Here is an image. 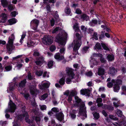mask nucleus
Here are the masks:
<instances>
[{"instance_id": "obj_1", "label": "nucleus", "mask_w": 126, "mask_h": 126, "mask_svg": "<svg viewBox=\"0 0 126 126\" xmlns=\"http://www.w3.org/2000/svg\"><path fill=\"white\" fill-rule=\"evenodd\" d=\"M66 71V74L63 72L60 74V76L62 77L60 79H73L76 78L75 75L73 72L74 70L72 68H67Z\"/></svg>"}, {"instance_id": "obj_2", "label": "nucleus", "mask_w": 126, "mask_h": 126, "mask_svg": "<svg viewBox=\"0 0 126 126\" xmlns=\"http://www.w3.org/2000/svg\"><path fill=\"white\" fill-rule=\"evenodd\" d=\"M62 34L59 33L55 39L56 41L58 42L59 46L65 45V43L63 40V38L65 39L67 37V34L63 32Z\"/></svg>"}, {"instance_id": "obj_3", "label": "nucleus", "mask_w": 126, "mask_h": 126, "mask_svg": "<svg viewBox=\"0 0 126 126\" xmlns=\"http://www.w3.org/2000/svg\"><path fill=\"white\" fill-rule=\"evenodd\" d=\"M9 109H7L5 111V113H6L5 116L6 118H9L10 117V115L7 113L9 112L11 113H13L15 111V110L16 109V106L15 103H13L11 100H10L9 104Z\"/></svg>"}, {"instance_id": "obj_4", "label": "nucleus", "mask_w": 126, "mask_h": 126, "mask_svg": "<svg viewBox=\"0 0 126 126\" xmlns=\"http://www.w3.org/2000/svg\"><path fill=\"white\" fill-rule=\"evenodd\" d=\"M76 36L77 37V40L73 42V43H74V44L73 49L75 51L78 49L81 45V36L79 33H77L76 34Z\"/></svg>"}, {"instance_id": "obj_5", "label": "nucleus", "mask_w": 126, "mask_h": 126, "mask_svg": "<svg viewBox=\"0 0 126 126\" xmlns=\"http://www.w3.org/2000/svg\"><path fill=\"white\" fill-rule=\"evenodd\" d=\"M42 43L45 45H49L53 42L52 37L49 35H45L42 38Z\"/></svg>"}, {"instance_id": "obj_6", "label": "nucleus", "mask_w": 126, "mask_h": 126, "mask_svg": "<svg viewBox=\"0 0 126 126\" xmlns=\"http://www.w3.org/2000/svg\"><path fill=\"white\" fill-rule=\"evenodd\" d=\"M80 105L79 106L80 108L79 110V114L82 115L86 117L87 115L86 114V107H85V105L83 102H82L80 103Z\"/></svg>"}, {"instance_id": "obj_7", "label": "nucleus", "mask_w": 126, "mask_h": 126, "mask_svg": "<svg viewBox=\"0 0 126 126\" xmlns=\"http://www.w3.org/2000/svg\"><path fill=\"white\" fill-rule=\"evenodd\" d=\"M105 73V70L102 67H100L99 68L98 70V74L99 75L101 76V78L102 79H110V77L108 78L107 76H108V75L104 74Z\"/></svg>"}, {"instance_id": "obj_8", "label": "nucleus", "mask_w": 126, "mask_h": 126, "mask_svg": "<svg viewBox=\"0 0 126 126\" xmlns=\"http://www.w3.org/2000/svg\"><path fill=\"white\" fill-rule=\"evenodd\" d=\"M39 22L37 19L33 20L31 22L30 25L31 28L34 30H36Z\"/></svg>"}, {"instance_id": "obj_9", "label": "nucleus", "mask_w": 126, "mask_h": 126, "mask_svg": "<svg viewBox=\"0 0 126 126\" xmlns=\"http://www.w3.org/2000/svg\"><path fill=\"white\" fill-rule=\"evenodd\" d=\"M36 60L35 61V62L37 65L41 66L45 62L44 58L42 56L36 58Z\"/></svg>"}, {"instance_id": "obj_10", "label": "nucleus", "mask_w": 126, "mask_h": 126, "mask_svg": "<svg viewBox=\"0 0 126 126\" xmlns=\"http://www.w3.org/2000/svg\"><path fill=\"white\" fill-rule=\"evenodd\" d=\"M13 43L8 42L6 45V48L7 50L9 52V54H10L12 50L14 49V47L13 45Z\"/></svg>"}, {"instance_id": "obj_11", "label": "nucleus", "mask_w": 126, "mask_h": 126, "mask_svg": "<svg viewBox=\"0 0 126 126\" xmlns=\"http://www.w3.org/2000/svg\"><path fill=\"white\" fill-rule=\"evenodd\" d=\"M55 116L57 119L60 122L63 119L64 115L62 112L57 113L55 115Z\"/></svg>"}, {"instance_id": "obj_12", "label": "nucleus", "mask_w": 126, "mask_h": 126, "mask_svg": "<svg viewBox=\"0 0 126 126\" xmlns=\"http://www.w3.org/2000/svg\"><path fill=\"white\" fill-rule=\"evenodd\" d=\"M54 57L55 59L58 61L62 60L64 58L63 56L62 55H61L59 53H56L54 56Z\"/></svg>"}, {"instance_id": "obj_13", "label": "nucleus", "mask_w": 126, "mask_h": 126, "mask_svg": "<svg viewBox=\"0 0 126 126\" xmlns=\"http://www.w3.org/2000/svg\"><path fill=\"white\" fill-rule=\"evenodd\" d=\"M29 89L30 93L32 95H34L36 89V85H31L30 86Z\"/></svg>"}, {"instance_id": "obj_14", "label": "nucleus", "mask_w": 126, "mask_h": 126, "mask_svg": "<svg viewBox=\"0 0 126 126\" xmlns=\"http://www.w3.org/2000/svg\"><path fill=\"white\" fill-rule=\"evenodd\" d=\"M117 72V71L113 67H110L108 71V73L110 74L111 76H113Z\"/></svg>"}, {"instance_id": "obj_15", "label": "nucleus", "mask_w": 126, "mask_h": 126, "mask_svg": "<svg viewBox=\"0 0 126 126\" xmlns=\"http://www.w3.org/2000/svg\"><path fill=\"white\" fill-rule=\"evenodd\" d=\"M90 90L88 89H82L80 90V93L81 94L83 95L86 94L88 96L90 95Z\"/></svg>"}, {"instance_id": "obj_16", "label": "nucleus", "mask_w": 126, "mask_h": 126, "mask_svg": "<svg viewBox=\"0 0 126 126\" xmlns=\"http://www.w3.org/2000/svg\"><path fill=\"white\" fill-rule=\"evenodd\" d=\"M50 85V83L48 82L47 83H45L40 86L39 88L40 89L42 90H44L45 88H48Z\"/></svg>"}, {"instance_id": "obj_17", "label": "nucleus", "mask_w": 126, "mask_h": 126, "mask_svg": "<svg viewBox=\"0 0 126 126\" xmlns=\"http://www.w3.org/2000/svg\"><path fill=\"white\" fill-rule=\"evenodd\" d=\"M93 55L94 57H97L98 56H99L100 57H101L100 59V60L101 63H106V61L104 58L102 57V55L101 54H97L95 53H94L93 54Z\"/></svg>"}, {"instance_id": "obj_18", "label": "nucleus", "mask_w": 126, "mask_h": 126, "mask_svg": "<svg viewBox=\"0 0 126 126\" xmlns=\"http://www.w3.org/2000/svg\"><path fill=\"white\" fill-rule=\"evenodd\" d=\"M106 59L109 62H111L114 59V56L113 54H107Z\"/></svg>"}, {"instance_id": "obj_19", "label": "nucleus", "mask_w": 126, "mask_h": 126, "mask_svg": "<svg viewBox=\"0 0 126 126\" xmlns=\"http://www.w3.org/2000/svg\"><path fill=\"white\" fill-rule=\"evenodd\" d=\"M26 115L25 117V121L29 124H31L32 123V121L30 120L29 118V115L27 113V112L25 113Z\"/></svg>"}, {"instance_id": "obj_20", "label": "nucleus", "mask_w": 126, "mask_h": 126, "mask_svg": "<svg viewBox=\"0 0 126 126\" xmlns=\"http://www.w3.org/2000/svg\"><path fill=\"white\" fill-rule=\"evenodd\" d=\"M75 99L76 100V103L74 104L75 106H77V107H79L80 106V105L79 103H80L82 102H81V100L77 96H75Z\"/></svg>"}, {"instance_id": "obj_21", "label": "nucleus", "mask_w": 126, "mask_h": 126, "mask_svg": "<svg viewBox=\"0 0 126 126\" xmlns=\"http://www.w3.org/2000/svg\"><path fill=\"white\" fill-rule=\"evenodd\" d=\"M80 18L83 20L86 21H87L89 19V17L85 14H83L81 15Z\"/></svg>"}, {"instance_id": "obj_22", "label": "nucleus", "mask_w": 126, "mask_h": 126, "mask_svg": "<svg viewBox=\"0 0 126 126\" xmlns=\"http://www.w3.org/2000/svg\"><path fill=\"white\" fill-rule=\"evenodd\" d=\"M102 101V100L101 98H97L96 100V102L98 103L97 106L100 107L103 105V104L102 103H100Z\"/></svg>"}, {"instance_id": "obj_23", "label": "nucleus", "mask_w": 126, "mask_h": 126, "mask_svg": "<svg viewBox=\"0 0 126 126\" xmlns=\"http://www.w3.org/2000/svg\"><path fill=\"white\" fill-rule=\"evenodd\" d=\"M98 21L96 19H93L89 23V24L91 26H94L97 24Z\"/></svg>"}, {"instance_id": "obj_24", "label": "nucleus", "mask_w": 126, "mask_h": 126, "mask_svg": "<svg viewBox=\"0 0 126 126\" xmlns=\"http://www.w3.org/2000/svg\"><path fill=\"white\" fill-rule=\"evenodd\" d=\"M14 39V35L13 34H12L11 35V36L9 37L8 42L9 43H13V41Z\"/></svg>"}, {"instance_id": "obj_25", "label": "nucleus", "mask_w": 126, "mask_h": 126, "mask_svg": "<svg viewBox=\"0 0 126 126\" xmlns=\"http://www.w3.org/2000/svg\"><path fill=\"white\" fill-rule=\"evenodd\" d=\"M93 60H91L90 61V64H91V68H93V66L94 65H97L98 64V62L96 60H94V62H93Z\"/></svg>"}, {"instance_id": "obj_26", "label": "nucleus", "mask_w": 126, "mask_h": 126, "mask_svg": "<svg viewBox=\"0 0 126 126\" xmlns=\"http://www.w3.org/2000/svg\"><path fill=\"white\" fill-rule=\"evenodd\" d=\"M17 20L15 18H13L9 20L8 21L10 25L15 23L17 22Z\"/></svg>"}, {"instance_id": "obj_27", "label": "nucleus", "mask_w": 126, "mask_h": 126, "mask_svg": "<svg viewBox=\"0 0 126 126\" xmlns=\"http://www.w3.org/2000/svg\"><path fill=\"white\" fill-rule=\"evenodd\" d=\"M116 114L119 117H122L123 116H124L123 115L122 111L118 109L116 110Z\"/></svg>"}, {"instance_id": "obj_28", "label": "nucleus", "mask_w": 126, "mask_h": 126, "mask_svg": "<svg viewBox=\"0 0 126 126\" xmlns=\"http://www.w3.org/2000/svg\"><path fill=\"white\" fill-rule=\"evenodd\" d=\"M73 29L76 32H78L80 30L79 29L78 24L77 23H75L73 26Z\"/></svg>"}, {"instance_id": "obj_29", "label": "nucleus", "mask_w": 126, "mask_h": 126, "mask_svg": "<svg viewBox=\"0 0 126 126\" xmlns=\"http://www.w3.org/2000/svg\"><path fill=\"white\" fill-rule=\"evenodd\" d=\"M26 79H24L23 80L21 81V82L19 84V86L20 87H22L25 86L26 82Z\"/></svg>"}, {"instance_id": "obj_30", "label": "nucleus", "mask_w": 126, "mask_h": 126, "mask_svg": "<svg viewBox=\"0 0 126 126\" xmlns=\"http://www.w3.org/2000/svg\"><path fill=\"white\" fill-rule=\"evenodd\" d=\"M34 44V42L31 40H29L27 43V46L28 47L32 46Z\"/></svg>"}, {"instance_id": "obj_31", "label": "nucleus", "mask_w": 126, "mask_h": 126, "mask_svg": "<svg viewBox=\"0 0 126 126\" xmlns=\"http://www.w3.org/2000/svg\"><path fill=\"white\" fill-rule=\"evenodd\" d=\"M25 114H23L19 115L18 116L17 119L20 120H22L24 119V117H25Z\"/></svg>"}, {"instance_id": "obj_32", "label": "nucleus", "mask_w": 126, "mask_h": 126, "mask_svg": "<svg viewBox=\"0 0 126 126\" xmlns=\"http://www.w3.org/2000/svg\"><path fill=\"white\" fill-rule=\"evenodd\" d=\"M64 12L67 14L69 15L71 12V10L70 8L67 7H66L64 10Z\"/></svg>"}, {"instance_id": "obj_33", "label": "nucleus", "mask_w": 126, "mask_h": 126, "mask_svg": "<svg viewBox=\"0 0 126 126\" xmlns=\"http://www.w3.org/2000/svg\"><path fill=\"white\" fill-rule=\"evenodd\" d=\"M2 5L3 7H6L8 4V2L6 0H1Z\"/></svg>"}, {"instance_id": "obj_34", "label": "nucleus", "mask_w": 126, "mask_h": 126, "mask_svg": "<svg viewBox=\"0 0 126 126\" xmlns=\"http://www.w3.org/2000/svg\"><path fill=\"white\" fill-rule=\"evenodd\" d=\"M95 47V49H97L98 50L100 49L101 48V45L99 43H97L96 44Z\"/></svg>"}, {"instance_id": "obj_35", "label": "nucleus", "mask_w": 126, "mask_h": 126, "mask_svg": "<svg viewBox=\"0 0 126 126\" xmlns=\"http://www.w3.org/2000/svg\"><path fill=\"white\" fill-rule=\"evenodd\" d=\"M61 28L59 27H57L55 28L52 31V33H55L59 32L61 30Z\"/></svg>"}, {"instance_id": "obj_36", "label": "nucleus", "mask_w": 126, "mask_h": 126, "mask_svg": "<svg viewBox=\"0 0 126 126\" xmlns=\"http://www.w3.org/2000/svg\"><path fill=\"white\" fill-rule=\"evenodd\" d=\"M111 81L112 82H110L108 83L107 86L109 88L112 87L113 85V83H115V81L114 79H113Z\"/></svg>"}, {"instance_id": "obj_37", "label": "nucleus", "mask_w": 126, "mask_h": 126, "mask_svg": "<svg viewBox=\"0 0 126 126\" xmlns=\"http://www.w3.org/2000/svg\"><path fill=\"white\" fill-rule=\"evenodd\" d=\"M26 33L25 32H23V34L21 36V38L20 40V42L22 44V41L24 38L26 36Z\"/></svg>"}, {"instance_id": "obj_38", "label": "nucleus", "mask_w": 126, "mask_h": 126, "mask_svg": "<svg viewBox=\"0 0 126 126\" xmlns=\"http://www.w3.org/2000/svg\"><path fill=\"white\" fill-rule=\"evenodd\" d=\"M101 45H102V47L103 49L107 50H110V49L106 45V44L104 43H101Z\"/></svg>"}, {"instance_id": "obj_39", "label": "nucleus", "mask_w": 126, "mask_h": 126, "mask_svg": "<svg viewBox=\"0 0 126 126\" xmlns=\"http://www.w3.org/2000/svg\"><path fill=\"white\" fill-rule=\"evenodd\" d=\"M23 64L20 63H18L16 65V67L17 69L18 70H20V68L22 67Z\"/></svg>"}, {"instance_id": "obj_40", "label": "nucleus", "mask_w": 126, "mask_h": 126, "mask_svg": "<svg viewBox=\"0 0 126 126\" xmlns=\"http://www.w3.org/2000/svg\"><path fill=\"white\" fill-rule=\"evenodd\" d=\"M114 91L117 92L118 90L119 89L120 87L118 85H117V84H115L114 85Z\"/></svg>"}, {"instance_id": "obj_41", "label": "nucleus", "mask_w": 126, "mask_h": 126, "mask_svg": "<svg viewBox=\"0 0 126 126\" xmlns=\"http://www.w3.org/2000/svg\"><path fill=\"white\" fill-rule=\"evenodd\" d=\"M33 55L34 56H41L38 50L35 51L33 53Z\"/></svg>"}, {"instance_id": "obj_42", "label": "nucleus", "mask_w": 126, "mask_h": 126, "mask_svg": "<svg viewBox=\"0 0 126 126\" xmlns=\"http://www.w3.org/2000/svg\"><path fill=\"white\" fill-rule=\"evenodd\" d=\"M53 61H50L48 62V66L49 68H51L53 66Z\"/></svg>"}, {"instance_id": "obj_43", "label": "nucleus", "mask_w": 126, "mask_h": 126, "mask_svg": "<svg viewBox=\"0 0 126 126\" xmlns=\"http://www.w3.org/2000/svg\"><path fill=\"white\" fill-rule=\"evenodd\" d=\"M89 47L87 46L85 47L82 50V52L83 53H86L88 51Z\"/></svg>"}, {"instance_id": "obj_44", "label": "nucleus", "mask_w": 126, "mask_h": 126, "mask_svg": "<svg viewBox=\"0 0 126 126\" xmlns=\"http://www.w3.org/2000/svg\"><path fill=\"white\" fill-rule=\"evenodd\" d=\"M12 68V65H10L5 67V68L6 71H8L11 70Z\"/></svg>"}, {"instance_id": "obj_45", "label": "nucleus", "mask_w": 126, "mask_h": 126, "mask_svg": "<svg viewBox=\"0 0 126 126\" xmlns=\"http://www.w3.org/2000/svg\"><path fill=\"white\" fill-rule=\"evenodd\" d=\"M43 73V72L42 71H37L36 72V74L37 76H41Z\"/></svg>"}, {"instance_id": "obj_46", "label": "nucleus", "mask_w": 126, "mask_h": 126, "mask_svg": "<svg viewBox=\"0 0 126 126\" xmlns=\"http://www.w3.org/2000/svg\"><path fill=\"white\" fill-rule=\"evenodd\" d=\"M109 117L110 119L114 120H118V118L115 117L114 116L112 115H109Z\"/></svg>"}, {"instance_id": "obj_47", "label": "nucleus", "mask_w": 126, "mask_h": 126, "mask_svg": "<svg viewBox=\"0 0 126 126\" xmlns=\"http://www.w3.org/2000/svg\"><path fill=\"white\" fill-rule=\"evenodd\" d=\"M94 116L96 119H97L99 117V114L96 112H95L94 114Z\"/></svg>"}, {"instance_id": "obj_48", "label": "nucleus", "mask_w": 126, "mask_h": 126, "mask_svg": "<svg viewBox=\"0 0 126 126\" xmlns=\"http://www.w3.org/2000/svg\"><path fill=\"white\" fill-rule=\"evenodd\" d=\"M64 45H63L64 46ZM65 50V48L64 47V46L63 47L61 48L60 50V52L62 54H64V51Z\"/></svg>"}, {"instance_id": "obj_49", "label": "nucleus", "mask_w": 126, "mask_h": 126, "mask_svg": "<svg viewBox=\"0 0 126 126\" xmlns=\"http://www.w3.org/2000/svg\"><path fill=\"white\" fill-rule=\"evenodd\" d=\"M107 109L109 110H114V108L111 106L108 105Z\"/></svg>"}, {"instance_id": "obj_50", "label": "nucleus", "mask_w": 126, "mask_h": 126, "mask_svg": "<svg viewBox=\"0 0 126 126\" xmlns=\"http://www.w3.org/2000/svg\"><path fill=\"white\" fill-rule=\"evenodd\" d=\"M81 29L83 32H87V28L86 27H85L84 26H82L81 27Z\"/></svg>"}, {"instance_id": "obj_51", "label": "nucleus", "mask_w": 126, "mask_h": 126, "mask_svg": "<svg viewBox=\"0 0 126 126\" xmlns=\"http://www.w3.org/2000/svg\"><path fill=\"white\" fill-rule=\"evenodd\" d=\"M51 110L52 111L56 112H58L59 111L58 109L56 108H53L51 109Z\"/></svg>"}, {"instance_id": "obj_52", "label": "nucleus", "mask_w": 126, "mask_h": 126, "mask_svg": "<svg viewBox=\"0 0 126 126\" xmlns=\"http://www.w3.org/2000/svg\"><path fill=\"white\" fill-rule=\"evenodd\" d=\"M64 79H60L59 81V82L61 85H63L64 83Z\"/></svg>"}, {"instance_id": "obj_53", "label": "nucleus", "mask_w": 126, "mask_h": 126, "mask_svg": "<svg viewBox=\"0 0 126 126\" xmlns=\"http://www.w3.org/2000/svg\"><path fill=\"white\" fill-rule=\"evenodd\" d=\"M117 85H120L122 83V81L120 79H117L116 81Z\"/></svg>"}, {"instance_id": "obj_54", "label": "nucleus", "mask_w": 126, "mask_h": 126, "mask_svg": "<svg viewBox=\"0 0 126 126\" xmlns=\"http://www.w3.org/2000/svg\"><path fill=\"white\" fill-rule=\"evenodd\" d=\"M8 9L11 11L14 9V6L12 5H10L8 6Z\"/></svg>"}, {"instance_id": "obj_55", "label": "nucleus", "mask_w": 126, "mask_h": 126, "mask_svg": "<svg viewBox=\"0 0 126 126\" xmlns=\"http://www.w3.org/2000/svg\"><path fill=\"white\" fill-rule=\"evenodd\" d=\"M93 73L91 71H89L86 74V75L87 76H90L92 75Z\"/></svg>"}, {"instance_id": "obj_56", "label": "nucleus", "mask_w": 126, "mask_h": 126, "mask_svg": "<svg viewBox=\"0 0 126 126\" xmlns=\"http://www.w3.org/2000/svg\"><path fill=\"white\" fill-rule=\"evenodd\" d=\"M56 49V47L53 46H51L50 48V50L52 52L53 51Z\"/></svg>"}, {"instance_id": "obj_57", "label": "nucleus", "mask_w": 126, "mask_h": 126, "mask_svg": "<svg viewBox=\"0 0 126 126\" xmlns=\"http://www.w3.org/2000/svg\"><path fill=\"white\" fill-rule=\"evenodd\" d=\"M22 56V55H19L16 57H13V60H14L18 59H19Z\"/></svg>"}, {"instance_id": "obj_58", "label": "nucleus", "mask_w": 126, "mask_h": 126, "mask_svg": "<svg viewBox=\"0 0 126 126\" xmlns=\"http://www.w3.org/2000/svg\"><path fill=\"white\" fill-rule=\"evenodd\" d=\"M94 30L93 29L89 28L88 29H87V32L88 33H91Z\"/></svg>"}, {"instance_id": "obj_59", "label": "nucleus", "mask_w": 126, "mask_h": 126, "mask_svg": "<svg viewBox=\"0 0 126 126\" xmlns=\"http://www.w3.org/2000/svg\"><path fill=\"white\" fill-rule=\"evenodd\" d=\"M48 96V94H45L43 95L42 96V98L44 100Z\"/></svg>"}, {"instance_id": "obj_60", "label": "nucleus", "mask_w": 126, "mask_h": 126, "mask_svg": "<svg viewBox=\"0 0 126 126\" xmlns=\"http://www.w3.org/2000/svg\"><path fill=\"white\" fill-rule=\"evenodd\" d=\"M54 17L56 19H58L59 18V16L58 15V12L57 11L55 12V14Z\"/></svg>"}, {"instance_id": "obj_61", "label": "nucleus", "mask_w": 126, "mask_h": 126, "mask_svg": "<svg viewBox=\"0 0 126 126\" xmlns=\"http://www.w3.org/2000/svg\"><path fill=\"white\" fill-rule=\"evenodd\" d=\"M43 76L44 77H46L47 78H48L49 77V75L48 74L47 75V72H45L44 73Z\"/></svg>"}, {"instance_id": "obj_62", "label": "nucleus", "mask_w": 126, "mask_h": 126, "mask_svg": "<svg viewBox=\"0 0 126 126\" xmlns=\"http://www.w3.org/2000/svg\"><path fill=\"white\" fill-rule=\"evenodd\" d=\"M75 12L78 14H80L81 13V12L80 10L78 8L76 9Z\"/></svg>"}, {"instance_id": "obj_63", "label": "nucleus", "mask_w": 126, "mask_h": 126, "mask_svg": "<svg viewBox=\"0 0 126 126\" xmlns=\"http://www.w3.org/2000/svg\"><path fill=\"white\" fill-rule=\"evenodd\" d=\"M97 33L96 32H94V33L93 36L94 38H95V39L97 40L98 39V37L97 36Z\"/></svg>"}, {"instance_id": "obj_64", "label": "nucleus", "mask_w": 126, "mask_h": 126, "mask_svg": "<svg viewBox=\"0 0 126 126\" xmlns=\"http://www.w3.org/2000/svg\"><path fill=\"white\" fill-rule=\"evenodd\" d=\"M51 25V26H53L54 24L55 21L54 19L52 18L50 21Z\"/></svg>"}]
</instances>
